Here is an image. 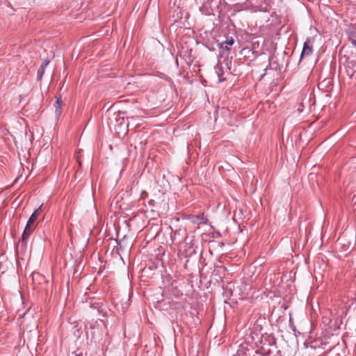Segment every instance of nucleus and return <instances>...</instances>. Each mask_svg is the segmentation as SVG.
<instances>
[{"label": "nucleus", "mask_w": 356, "mask_h": 356, "mask_svg": "<svg viewBox=\"0 0 356 356\" xmlns=\"http://www.w3.org/2000/svg\"><path fill=\"white\" fill-rule=\"evenodd\" d=\"M323 323L325 326L332 329H338L339 327V326H337L335 323H332V320L329 315H325L323 316Z\"/></svg>", "instance_id": "nucleus-7"}, {"label": "nucleus", "mask_w": 356, "mask_h": 356, "mask_svg": "<svg viewBox=\"0 0 356 356\" xmlns=\"http://www.w3.org/2000/svg\"><path fill=\"white\" fill-rule=\"evenodd\" d=\"M148 203H149V204L150 206H154V204H155V201H154V200H149V202H148Z\"/></svg>", "instance_id": "nucleus-15"}, {"label": "nucleus", "mask_w": 356, "mask_h": 356, "mask_svg": "<svg viewBox=\"0 0 356 356\" xmlns=\"http://www.w3.org/2000/svg\"><path fill=\"white\" fill-rule=\"evenodd\" d=\"M218 113L224 118V120L227 123L232 122V111L228 108L222 107L220 108Z\"/></svg>", "instance_id": "nucleus-5"}, {"label": "nucleus", "mask_w": 356, "mask_h": 356, "mask_svg": "<svg viewBox=\"0 0 356 356\" xmlns=\"http://www.w3.org/2000/svg\"><path fill=\"white\" fill-rule=\"evenodd\" d=\"M140 197L143 199H145L147 197V193L145 191H143L140 193Z\"/></svg>", "instance_id": "nucleus-14"}, {"label": "nucleus", "mask_w": 356, "mask_h": 356, "mask_svg": "<svg viewBox=\"0 0 356 356\" xmlns=\"http://www.w3.org/2000/svg\"><path fill=\"white\" fill-rule=\"evenodd\" d=\"M349 41L356 47V27L349 26L346 30Z\"/></svg>", "instance_id": "nucleus-6"}, {"label": "nucleus", "mask_w": 356, "mask_h": 356, "mask_svg": "<svg viewBox=\"0 0 356 356\" xmlns=\"http://www.w3.org/2000/svg\"><path fill=\"white\" fill-rule=\"evenodd\" d=\"M234 44V40L232 38H227V40L220 43V48L225 49L228 50L229 49V47L232 46Z\"/></svg>", "instance_id": "nucleus-10"}, {"label": "nucleus", "mask_w": 356, "mask_h": 356, "mask_svg": "<svg viewBox=\"0 0 356 356\" xmlns=\"http://www.w3.org/2000/svg\"><path fill=\"white\" fill-rule=\"evenodd\" d=\"M186 218L188 220H190L191 222H192L193 224H195V225H201V224H204L206 225L207 223V218L206 216H204V215L202 213V214H200V215H197V216H193V215H188Z\"/></svg>", "instance_id": "nucleus-2"}, {"label": "nucleus", "mask_w": 356, "mask_h": 356, "mask_svg": "<svg viewBox=\"0 0 356 356\" xmlns=\"http://www.w3.org/2000/svg\"><path fill=\"white\" fill-rule=\"evenodd\" d=\"M44 70H45V67H43L42 66L40 67V68L38 69V72H37L38 80L40 81L42 79V76L44 73Z\"/></svg>", "instance_id": "nucleus-12"}, {"label": "nucleus", "mask_w": 356, "mask_h": 356, "mask_svg": "<svg viewBox=\"0 0 356 356\" xmlns=\"http://www.w3.org/2000/svg\"><path fill=\"white\" fill-rule=\"evenodd\" d=\"M188 237L185 239L186 243V247H185V257H191L193 254H196V250L193 246V240H190L189 242H188Z\"/></svg>", "instance_id": "nucleus-4"}, {"label": "nucleus", "mask_w": 356, "mask_h": 356, "mask_svg": "<svg viewBox=\"0 0 356 356\" xmlns=\"http://www.w3.org/2000/svg\"><path fill=\"white\" fill-rule=\"evenodd\" d=\"M42 210V206L39 207L38 209H36L33 213L31 214V216L29 217L28 221H31V222H34L36 220L37 217L40 214Z\"/></svg>", "instance_id": "nucleus-9"}, {"label": "nucleus", "mask_w": 356, "mask_h": 356, "mask_svg": "<svg viewBox=\"0 0 356 356\" xmlns=\"http://www.w3.org/2000/svg\"><path fill=\"white\" fill-rule=\"evenodd\" d=\"M75 356H83L82 353L76 354Z\"/></svg>", "instance_id": "nucleus-16"}, {"label": "nucleus", "mask_w": 356, "mask_h": 356, "mask_svg": "<svg viewBox=\"0 0 356 356\" xmlns=\"http://www.w3.org/2000/svg\"><path fill=\"white\" fill-rule=\"evenodd\" d=\"M313 52V41L308 38L304 42L302 51L300 55V60L305 56H310Z\"/></svg>", "instance_id": "nucleus-1"}, {"label": "nucleus", "mask_w": 356, "mask_h": 356, "mask_svg": "<svg viewBox=\"0 0 356 356\" xmlns=\"http://www.w3.org/2000/svg\"><path fill=\"white\" fill-rule=\"evenodd\" d=\"M32 224L33 222H31V221H27L26 227L22 235V243L25 245H26V241L29 236L34 229V227H32Z\"/></svg>", "instance_id": "nucleus-3"}, {"label": "nucleus", "mask_w": 356, "mask_h": 356, "mask_svg": "<svg viewBox=\"0 0 356 356\" xmlns=\"http://www.w3.org/2000/svg\"><path fill=\"white\" fill-rule=\"evenodd\" d=\"M216 73L218 74V82H221L222 81L224 80V79H222L221 77L223 74L222 69L221 66H218V65H216Z\"/></svg>", "instance_id": "nucleus-11"}, {"label": "nucleus", "mask_w": 356, "mask_h": 356, "mask_svg": "<svg viewBox=\"0 0 356 356\" xmlns=\"http://www.w3.org/2000/svg\"><path fill=\"white\" fill-rule=\"evenodd\" d=\"M49 63V60L48 59H44L43 60V62H42V67H46Z\"/></svg>", "instance_id": "nucleus-13"}, {"label": "nucleus", "mask_w": 356, "mask_h": 356, "mask_svg": "<svg viewBox=\"0 0 356 356\" xmlns=\"http://www.w3.org/2000/svg\"><path fill=\"white\" fill-rule=\"evenodd\" d=\"M77 161L79 162V165H81V161L79 160V159H77Z\"/></svg>", "instance_id": "nucleus-17"}, {"label": "nucleus", "mask_w": 356, "mask_h": 356, "mask_svg": "<svg viewBox=\"0 0 356 356\" xmlns=\"http://www.w3.org/2000/svg\"><path fill=\"white\" fill-rule=\"evenodd\" d=\"M61 105H62V100H61V96L60 95L57 100L54 103V108H55V113L57 117L60 116L61 114Z\"/></svg>", "instance_id": "nucleus-8"}]
</instances>
